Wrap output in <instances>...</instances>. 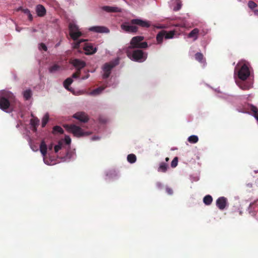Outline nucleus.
Instances as JSON below:
<instances>
[{"label": "nucleus", "mask_w": 258, "mask_h": 258, "mask_svg": "<svg viewBox=\"0 0 258 258\" xmlns=\"http://www.w3.org/2000/svg\"><path fill=\"white\" fill-rule=\"evenodd\" d=\"M17 103L15 96L10 91H4L0 94V108L4 111H12Z\"/></svg>", "instance_id": "2"}, {"label": "nucleus", "mask_w": 258, "mask_h": 258, "mask_svg": "<svg viewBox=\"0 0 258 258\" xmlns=\"http://www.w3.org/2000/svg\"><path fill=\"white\" fill-rule=\"evenodd\" d=\"M36 11L38 17H44L46 14V10L42 5H38Z\"/></svg>", "instance_id": "15"}, {"label": "nucleus", "mask_w": 258, "mask_h": 258, "mask_svg": "<svg viewBox=\"0 0 258 258\" xmlns=\"http://www.w3.org/2000/svg\"><path fill=\"white\" fill-rule=\"evenodd\" d=\"M40 152L42 154V155L43 156H45L46 155V152H47V146L46 145L44 142V141H42L40 145Z\"/></svg>", "instance_id": "21"}, {"label": "nucleus", "mask_w": 258, "mask_h": 258, "mask_svg": "<svg viewBox=\"0 0 258 258\" xmlns=\"http://www.w3.org/2000/svg\"><path fill=\"white\" fill-rule=\"evenodd\" d=\"M216 205L220 210H223L227 205V199L225 197H220L217 199Z\"/></svg>", "instance_id": "12"}, {"label": "nucleus", "mask_w": 258, "mask_h": 258, "mask_svg": "<svg viewBox=\"0 0 258 258\" xmlns=\"http://www.w3.org/2000/svg\"><path fill=\"white\" fill-rule=\"evenodd\" d=\"M39 120L38 118L34 117L33 118H31L30 119V124L34 128V131H36L37 130V127L39 125Z\"/></svg>", "instance_id": "19"}, {"label": "nucleus", "mask_w": 258, "mask_h": 258, "mask_svg": "<svg viewBox=\"0 0 258 258\" xmlns=\"http://www.w3.org/2000/svg\"><path fill=\"white\" fill-rule=\"evenodd\" d=\"M49 148H50V149H52V146Z\"/></svg>", "instance_id": "51"}, {"label": "nucleus", "mask_w": 258, "mask_h": 258, "mask_svg": "<svg viewBox=\"0 0 258 258\" xmlns=\"http://www.w3.org/2000/svg\"><path fill=\"white\" fill-rule=\"evenodd\" d=\"M256 4L253 1H248V7L250 9L252 10L256 7Z\"/></svg>", "instance_id": "36"}, {"label": "nucleus", "mask_w": 258, "mask_h": 258, "mask_svg": "<svg viewBox=\"0 0 258 258\" xmlns=\"http://www.w3.org/2000/svg\"><path fill=\"white\" fill-rule=\"evenodd\" d=\"M98 120L100 123L103 124H105L108 121L107 118L103 116H100L98 118Z\"/></svg>", "instance_id": "34"}, {"label": "nucleus", "mask_w": 258, "mask_h": 258, "mask_svg": "<svg viewBox=\"0 0 258 258\" xmlns=\"http://www.w3.org/2000/svg\"><path fill=\"white\" fill-rule=\"evenodd\" d=\"M253 12L255 15H256L258 16V10H254Z\"/></svg>", "instance_id": "48"}, {"label": "nucleus", "mask_w": 258, "mask_h": 258, "mask_svg": "<svg viewBox=\"0 0 258 258\" xmlns=\"http://www.w3.org/2000/svg\"><path fill=\"white\" fill-rule=\"evenodd\" d=\"M24 9H23L22 7H20L18 10L17 11H22V10H23Z\"/></svg>", "instance_id": "49"}, {"label": "nucleus", "mask_w": 258, "mask_h": 258, "mask_svg": "<svg viewBox=\"0 0 258 258\" xmlns=\"http://www.w3.org/2000/svg\"><path fill=\"white\" fill-rule=\"evenodd\" d=\"M28 19L30 21H31L33 20V16L31 14V13L27 15Z\"/></svg>", "instance_id": "45"}, {"label": "nucleus", "mask_w": 258, "mask_h": 258, "mask_svg": "<svg viewBox=\"0 0 258 258\" xmlns=\"http://www.w3.org/2000/svg\"><path fill=\"white\" fill-rule=\"evenodd\" d=\"M83 49L85 51V54L88 55L92 54L96 52L97 48L94 47L91 43H85L83 46Z\"/></svg>", "instance_id": "10"}, {"label": "nucleus", "mask_w": 258, "mask_h": 258, "mask_svg": "<svg viewBox=\"0 0 258 258\" xmlns=\"http://www.w3.org/2000/svg\"><path fill=\"white\" fill-rule=\"evenodd\" d=\"M156 186H157L158 188H161L162 187V184L161 182L156 183Z\"/></svg>", "instance_id": "44"}, {"label": "nucleus", "mask_w": 258, "mask_h": 258, "mask_svg": "<svg viewBox=\"0 0 258 258\" xmlns=\"http://www.w3.org/2000/svg\"><path fill=\"white\" fill-rule=\"evenodd\" d=\"M52 133L53 134H55V133L62 134L63 133V130L60 126L55 125L53 127Z\"/></svg>", "instance_id": "30"}, {"label": "nucleus", "mask_w": 258, "mask_h": 258, "mask_svg": "<svg viewBox=\"0 0 258 258\" xmlns=\"http://www.w3.org/2000/svg\"><path fill=\"white\" fill-rule=\"evenodd\" d=\"M117 64L116 62H110L108 63H105L103 67V70L104 73L103 74V78L106 79L109 77L111 73L112 69H113L115 66Z\"/></svg>", "instance_id": "8"}, {"label": "nucleus", "mask_w": 258, "mask_h": 258, "mask_svg": "<svg viewBox=\"0 0 258 258\" xmlns=\"http://www.w3.org/2000/svg\"><path fill=\"white\" fill-rule=\"evenodd\" d=\"M61 148V144H58L57 145H55L54 147V152L57 153L59 150Z\"/></svg>", "instance_id": "39"}, {"label": "nucleus", "mask_w": 258, "mask_h": 258, "mask_svg": "<svg viewBox=\"0 0 258 258\" xmlns=\"http://www.w3.org/2000/svg\"><path fill=\"white\" fill-rule=\"evenodd\" d=\"M176 3V6L174 7L173 10L175 11H178L181 9L182 6V2L180 0H173Z\"/></svg>", "instance_id": "24"}, {"label": "nucleus", "mask_w": 258, "mask_h": 258, "mask_svg": "<svg viewBox=\"0 0 258 258\" xmlns=\"http://www.w3.org/2000/svg\"><path fill=\"white\" fill-rule=\"evenodd\" d=\"M199 33V29L198 28H195L188 34V37L189 38H194V40H196L198 38Z\"/></svg>", "instance_id": "17"}, {"label": "nucleus", "mask_w": 258, "mask_h": 258, "mask_svg": "<svg viewBox=\"0 0 258 258\" xmlns=\"http://www.w3.org/2000/svg\"><path fill=\"white\" fill-rule=\"evenodd\" d=\"M81 74V71L79 70L76 71V72L72 75L73 78H78Z\"/></svg>", "instance_id": "38"}, {"label": "nucleus", "mask_w": 258, "mask_h": 258, "mask_svg": "<svg viewBox=\"0 0 258 258\" xmlns=\"http://www.w3.org/2000/svg\"><path fill=\"white\" fill-rule=\"evenodd\" d=\"M70 63L73 65L77 70V71H81V69L85 68L86 62L81 59H74L70 60Z\"/></svg>", "instance_id": "9"}, {"label": "nucleus", "mask_w": 258, "mask_h": 258, "mask_svg": "<svg viewBox=\"0 0 258 258\" xmlns=\"http://www.w3.org/2000/svg\"><path fill=\"white\" fill-rule=\"evenodd\" d=\"M127 55L132 60L140 62H143L147 59V54L140 49H137L131 51L130 49H127Z\"/></svg>", "instance_id": "5"}, {"label": "nucleus", "mask_w": 258, "mask_h": 258, "mask_svg": "<svg viewBox=\"0 0 258 258\" xmlns=\"http://www.w3.org/2000/svg\"><path fill=\"white\" fill-rule=\"evenodd\" d=\"M39 49H42L44 51H46L47 47L44 43H41V44H39Z\"/></svg>", "instance_id": "40"}, {"label": "nucleus", "mask_w": 258, "mask_h": 258, "mask_svg": "<svg viewBox=\"0 0 258 258\" xmlns=\"http://www.w3.org/2000/svg\"><path fill=\"white\" fill-rule=\"evenodd\" d=\"M73 117L84 123L88 122L89 120L88 115L84 112H78L76 113L73 115Z\"/></svg>", "instance_id": "11"}, {"label": "nucleus", "mask_w": 258, "mask_h": 258, "mask_svg": "<svg viewBox=\"0 0 258 258\" xmlns=\"http://www.w3.org/2000/svg\"><path fill=\"white\" fill-rule=\"evenodd\" d=\"M165 38L166 39H171V38H173L175 35V32L174 31H170L167 32L165 30Z\"/></svg>", "instance_id": "28"}, {"label": "nucleus", "mask_w": 258, "mask_h": 258, "mask_svg": "<svg viewBox=\"0 0 258 258\" xmlns=\"http://www.w3.org/2000/svg\"><path fill=\"white\" fill-rule=\"evenodd\" d=\"M169 158H168V157H166V158H165V161H166V162H168V161H169Z\"/></svg>", "instance_id": "50"}, {"label": "nucleus", "mask_w": 258, "mask_h": 258, "mask_svg": "<svg viewBox=\"0 0 258 258\" xmlns=\"http://www.w3.org/2000/svg\"><path fill=\"white\" fill-rule=\"evenodd\" d=\"M238 85L240 89L247 90L251 88L250 83L246 82H240L238 83Z\"/></svg>", "instance_id": "16"}, {"label": "nucleus", "mask_w": 258, "mask_h": 258, "mask_svg": "<svg viewBox=\"0 0 258 258\" xmlns=\"http://www.w3.org/2000/svg\"><path fill=\"white\" fill-rule=\"evenodd\" d=\"M73 82L72 78H68L64 82L63 85L65 88L69 90V86Z\"/></svg>", "instance_id": "26"}, {"label": "nucleus", "mask_w": 258, "mask_h": 258, "mask_svg": "<svg viewBox=\"0 0 258 258\" xmlns=\"http://www.w3.org/2000/svg\"><path fill=\"white\" fill-rule=\"evenodd\" d=\"M250 109L251 111H252L253 112V114L258 112V110L257 108L253 105H250Z\"/></svg>", "instance_id": "37"}, {"label": "nucleus", "mask_w": 258, "mask_h": 258, "mask_svg": "<svg viewBox=\"0 0 258 258\" xmlns=\"http://www.w3.org/2000/svg\"><path fill=\"white\" fill-rule=\"evenodd\" d=\"M49 114L46 113L44 115L43 118H42V126L44 127L47 124V122L49 121Z\"/></svg>", "instance_id": "29"}, {"label": "nucleus", "mask_w": 258, "mask_h": 258, "mask_svg": "<svg viewBox=\"0 0 258 258\" xmlns=\"http://www.w3.org/2000/svg\"><path fill=\"white\" fill-rule=\"evenodd\" d=\"M168 167V166L166 163L162 162L160 163L158 171L159 172H166L167 170Z\"/></svg>", "instance_id": "20"}, {"label": "nucleus", "mask_w": 258, "mask_h": 258, "mask_svg": "<svg viewBox=\"0 0 258 258\" xmlns=\"http://www.w3.org/2000/svg\"><path fill=\"white\" fill-rule=\"evenodd\" d=\"M195 57H196V59L198 60L200 62H201L203 60V55L201 52H197L196 55H195Z\"/></svg>", "instance_id": "33"}, {"label": "nucleus", "mask_w": 258, "mask_h": 258, "mask_svg": "<svg viewBox=\"0 0 258 258\" xmlns=\"http://www.w3.org/2000/svg\"><path fill=\"white\" fill-rule=\"evenodd\" d=\"M188 141L190 143L195 144L197 143L198 142L199 138L197 136L192 135L188 138Z\"/></svg>", "instance_id": "27"}, {"label": "nucleus", "mask_w": 258, "mask_h": 258, "mask_svg": "<svg viewBox=\"0 0 258 258\" xmlns=\"http://www.w3.org/2000/svg\"><path fill=\"white\" fill-rule=\"evenodd\" d=\"M65 142L66 144L69 145L71 143V139L68 136L65 137Z\"/></svg>", "instance_id": "41"}, {"label": "nucleus", "mask_w": 258, "mask_h": 258, "mask_svg": "<svg viewBox=\"0 0 258 258\" xmlns=\"http://www.w3.org/2000/svg\"><path fill=\"white\" fill-rule=\"evenodd\" d=\"M213 202V198L211 196L207 195L204 198V203L206 205H211Z\"/></svg>", "instance_id": "23"}, {"label": "nucleus", "mask_w": 258, "mask_h": 258, "mask_svg": "<svg viewBox=\"0 0 258 258\" xmlns=\"http://www.w3.org/2000/svg\"><path fill=\"white\" fill-rule=\"evenodd\" d=\"M23 96L26 100H29L31 96V90L30 89H28L24 91L23 93Z\"/></svg>", "instance_id": "31"}, {"label": "nucleus", "mask_w": 258, "mask_h": 258, "mask_svg": "<svg viewBox=\"0 0 258 258\" xmlns=\"http://www.w3.org/2000/svg\"><path fill=\"white\" fill-rule=\"evenodd\" d=\"M139 27L147 28L151 26L150 21L143 20L141 19H133L130 22H124L121 24L120 27L124 31L131 33H136Z\"/></svg>", "instance_id": "1"}, {"label": "nucleus", "mask_w": 258, "mask_h": 258, "mask_svg": "<svg viewBox=\"0 0 258 258\" xmlns=\"http://www.w3.org/2000/svg\"><path fill=\"white\" fill-rule=\"evenodd\" d=\"M177 163H178V158L177 157H175L173 161H172L171 162V167H172V168H175L177 165Z\"/></svg>", "instance_id": "35"}, {"label": "nucleus", "mask_w": 258, "mask_h": 258, "mask_svg": "<svg viewBox=\"0 0 258 258\" xmlns=\"http://www.w3.org/2000/svg\"><path fill=\"white\" fill-rule=\"evenodd\" d=\"M64 127L69 132L72 133L77 137H81L87 135V132H84L81 127L76 125H64Z\"/></svg>", "instance_id": "7"}, {"label": "nucleus", "mask_w": 258, "mask_h": 258, "mask_svg": "<svg viewBox=\"0 0 258 258\" xmlns=\"http://www.w3.org/2000/svg\"><path fill=\"white\" fill-rule=\"evenodd\" d=\"M127 161L131 163H134L136 162L137 157L135 154H128L127 156Z\"/></svg>", "instance_id": "25"}, {"label": "nucleus", "mask_w": 258, "mask_h": 258, "mask_svg": "<svg viewBox=\"0 0 258 258\" xmlns=\"http://www.w3.org/2000/svg\"><path fill=\"white\" fill-rule=\"evenodd\" d=\"M89 76L90 75L89 74H88L87 75H86V76L83 77L82 78V80H85V79H88L89 77Z\"/></svg>", "instance_id": "46"}, {"label": "nucleus", "mask_w": 258, "mask_h": 258, "mask_svg": "<svg viewBox=\"0 0 258 258\" xmlns=\"http://www.w3.org/2000/svg\"><path fill=\"white\" fill-rule=\"evenodd\" d=\"M144 39V37L142 36H137L133 37L130 41V45L128 49L134 48H146L148 44L146 42H142Z\"/></svg>", "instance_id": "6"}, {"label": "nucleus", "mask_w": 258, "mask_h": 258, "mask_svg": "<svg viewBox=\"0 0 258 258\" xmlns=\"http://www.w3.org/2000/svg\"><path fill=\"white\" fill-rule=\"evenodd\" d=\"M22 12L24 14H26V15H28L30 13V10L27 9H22Z\"/></svg>", "instance_id": "43"}, {"label": "nucleus", "mask_w": 258, "mask_h": 258, "mask_svg": "<svg viewBox=\"0 0 258 258\" xmlns=\"http://www.w3.org/2000/svg\"><path fill=\"white\" fill-rule=\"evenodd\" d=\"M102 10L108 13L121 12V10L116 7L104 6L102 7Z\"/></svg>", "instance_id": "14"}, {"label": "nucleus", "mask_w": 258, "mask_h": 258, "mask_svg": "<svg viewBox=\"0 0 258 258\" xmlns=\"http://www.w3.org/2000/svg\"><path fill=\"white\" fill-rule=\"evenodd\" d=\"M89 30L98 33H108L109 30L104 26H93L89 28Z\"/></svg>", "instance_id": "13"}, {"label": "nucleus", "mask_w": 258, "mask_h": 258, "mask_svg": "<svg viewBox=\"0 0 258 258\" xmlns=\"http://www.w3.org/2000/svg\"><path fill=\"white\" fill-rule=\"evenodd\" d=\"M60 69V67L57 64H54L49 69V72L50 73H54L58 71Z\"/></svg>", "instance_id": "32"}, {"label": "nucleus", "mask_w": 258, "mask_h": 258, "mask_svg": "<svg viewBox=\"0 0 258 258\" xmlns=\"http://www.w3.org/2000/svg\"><path fill=\"white\" fill-rule=\"evenodd\" d=\"M105 89V87H100L97 89H95L92 91L91 92V95H98L100 94L102 91H103Z\"/></svg>", "instance_id": "22"}, {"label": "nucleus", "mask_w": 258, "mask_h": 258, "mask_svg": "<svg viewBox=\"0 0 258 258\" xmlns=\"http://www.w3.org/2000/svg\"><path fill=\"white\" fill-rule=\"evenodd\" d=\"M165 30L160 31L157 35H156V40H157L158 43L160 44L162 43L163 39L165 38Z\"/></svg>", "instance_id": "18"}, {"label": "nucleus", "mask_w": 258, "mask_h": 258, "mask_svg": "<svg viewBox=\"0 0 258 258\" xmlns=\"http://www.w3.org/2000/svg\"><path fill=\"white\" fill-rule=\"evenodd\" d=\"M236 73L240 80L245 81L250 75L248 63L244 60L239 61L235 69V74Z\"/></svg>", "instance_id": "3"}, {"label": "nucleus", "mask_w": 258, "mask_h": 258, "mask_svg": "<svg viewBox=\"0 0 258 258\" xmlns=\"http://www.w3.org/2000/svg\"><path fill=\"white\" fill-rule=\"evenodd\" d=\"M69 30L71 38L76 41L74 44V48H79L81 44L85 41L84 39L77 41L78 38L82 36V32L79 31L78 27L75 23H69Z\"/></svg>", "instance_id": "4"}, {"label": "nucleus", "mask_w": 258, "mask_h": 258, "mask_svg": "<svg viewBox=\"0 0 258 258\" xmlns=\"http://www.w3.org/2000/svg\"><path fill=\"white\" fill-rule=\"evenodd\" d=\"M166 190L168 195H171L173 194V190L171 188L167 187V188H166Z\"/></svg>", "instance_id": "42"}, {"label": "nucleus", "mask_w": 258, "mask_h": 258, "mask_svg": "<svg viewBox=\"0 0 258 258\" xmlns=\"http://www.w3.org/2000/svg\"><path fill=\"white\" fill-rule=\"evenodd\" d=\"M253 116L258 121V112L253 114Z\"/></svg>", "instance_id": "47"}]
</instances>
